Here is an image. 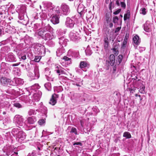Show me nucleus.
<instances>
[{"instance_id":"f257e3e1","label":"nucleus","mask_w":156,"mask_h":156,"mask_svg":"<svg viewBox=\"0 0 156 156\" xmlns=\"http://www.w3.org/2000/svg\"><path fill=\"white\" fill-rule=\"evenodd\" d=\"M12 133L13 136L16 137V140L20 143L26 138V135L25 133L22 131H20L17 129H13Z\"/></svg>"},{"instance_id":"f03ea898","label":"nucleus","mask_w":156,"mask_h":156,"mask_svg":"<svg viewBox=\"0 0 156 156\" xmlns=\"http://www.w3.org/2000/svg\"><path fill=\"white\" fill-rule=\"evenodd\" d=\"M28 76L32 80L37 79L39 77V69L36 67L34 71H30L28 74Z\"/></svg>"},{"instance_id":"7ed1b4c3","label":"nucleus","mask_w":156,"mask_h":156,"mask_svg":"<svg viewBox=\"0 0 156 156\" xmlns=\"http://www.w3.org/2000/svg\"><path fill=\"white\" fill-rule=\"evenodd\" d=\"M14 121L16 125L18 126H22L24 124V119L22 116L19 115H16L14 117Z\"/></svg>"},{"instance_id":"20e7f679","label":"nucleus","mask_w":156,"mask_h":156,"mask_svg":"<svg viewBox=\"0 0 156 156\" xmlns=\"http://www.w3.org/2000/svg\"><path fill=\"white\" fill-rule=\"evenodd\" d=\"M33 96L31 99L33 102L38 101H39L40 98L42 95V92L39 90L36 91V93H33Z\"/></svg>"},{"instance_id":"39448f33","label":"nucleus","mask_w":156,"mask_h":156,"mask_svg":"<svg viewBox=\"0 0 156 156\" xmlns=\"http://www.w3.org/2000/svg\"><path fill=\"white\" fill-rule=\"evenodd\" d=\"M83 80L80 78L76 77L71 81L72 84L76 85L77 87H81L83 84Z\"/></svg>"},{"instance_id":"423d86ee","label":"nucleus","mask_w":156,"mask_h":156,"mask_svg":"<svg viewBox=\"0 0 156 156\" xmlns=\"http://www.w3.org/2000/svg\"><path fill=\"white\" fill-rule=\"evenodd\" d=\"M61 9L63 14L65 15H67L69 12V7L65 3H63L62 4L61 6Z\"/></svg>"},{"instance_id":"0eeeda50","label":"nucleus","mask_w":156,"mask_h":156,"mask_svg":"<svg viewBox=\"0 0 156 156\" xmlns=\"http://www.w3.org/2000/svg\"><path fill=\"white\" fill-rule=\"evenodd\" d=\"M69 37L71 40L75 41L78 39L79 37L78 34L76 31H73L70 32Z\"/></svg>"},{"instance_id":"6e6552de","label":"nucleus","mask_w":156,"mask_h":156,"mask_svg":"<svg viewBox=\"0 0 156 156\" xmlns=\"http://www.w3.org/2000/svg\"><path fill=\"white\" fill-rule=\"evenodd\" d=\"M12 82L11 80L10 79L7 78L5 77H2L1 78L0 82L1 84L4 86L10 85Z\"/></svg>"},{"instance_id":"1a4fd4ad","label":"nucleus","mask_w":156,"mask_h":156,"mask_svg":"<svg viewBox=\"0 0 156 156\" xmlns=\"http://www.w3.org/2000/svg\"><path fill=\"white\" fill-rule=\"evenodd\" d=\"M65 24L67 27L72 28L74 27L75 23L73 20L71 19L69 17H67Z\"/></svg>"},{"instance_id":"9d476101","label":"nucleus","mask_w":156,"mask_h":156,"mask_svg":"<svg viewBox=\"0 0 156 156\" xmlns=\"http://www.w3.org/2000/svg\"><path fill=\"white\" fill-rule=\"evenodd\" d=\"M6 59L9 62H15L16 61L15 55L12 53L8 54L6 56Z\"/></svg>"},{"instance_id":"9b49d317","label":"nucleus","mask_w":156,"mask_h":156,"mask_svg":"<svg viewBox=\"0 0 156 156\" xmlns=\"http://www.w3.org/2000/svg\"><path fill=\"white\" fill-rule=\"evenodd\" d=\"M68 41V40L63 37L59 38V44L62 47L66 46Z\"/></svg>"},{"instance_id":"f8f14e48","label":"nucleus","mask_w":156,"mask_h":156,"mask_svg":"<svg viewBox=\"0 0 156 156\" xmlns=\"http://www.w3.org/2000/svg\"><path fill=\"white\" fill-rule=\"evenodd\" d=\"M58 98V95L54 94L52 95L51 98L50 99L49 103L52 105H55L57 103V98Z\"/></svg>"},{"instance_id":"ddd939ff","label":"nucleus","mask_w":156,"mask_h":156,"mask_svg":"<svg viewBox=\"0 0 156 156\" xmlns=\"http://www.w3.org/2000/svg\"><path fill=\"white\" fill-rule=\"evenodd\" d=\"M77 11L80 15H82L86 12L85 7L82 4H79L78 6Z\"/></svg>"},{"instance_id":"4468645a","label":"nucleus","mask_w":156,"mask_h":156,"mask_svg":"<svg viewBox=\"0 0 156 156\" xmlns=\"http://www.w3.org/2000/svg\"><path fill=\"white\" fill-rule=\"evenodd\" d=\"M51 21L53 24H58L59 23L58 16L56 15L53 16L51 18Z\"/></svg>"},{"instance_id":"2eb2a0df","label":"nucleus","mask_w":156,"mask_h":156,"mask_svg":"<svg viewBox=\"0 0 156 156\" xmlns=\"http://www.w3.org/2000/svg\"><path fill=\"white\" fill-rule=\"evenodd\" d=\"M110 61H108L109 64L111 66H113L115 63V56L113 54L111 55L109 57Z\"/></svg>"},{"instance_id":"dca6fc26","label":"nucleus","mask_w":156,"mask_h":156,"mask_svg":"<svg viewBox=\"0 0 156 156\" xmlns=\"http://www.w3.org/2000/svg\"><path fill=\"white\" fill-rule=\"evenodd\" d=\"M55 71H56L57 73L59 75L65 73L64 69L60 66H57L55 68Z\"/></svg>"},{"instance_id":"f3484780","label":"nucleus","mask_w":156,"mask_h":156,"mask_svg":"<svg viewBox=\"0 0 156 156\" xmlns=\"http://www.w3.org/2000/svg\"><path fill=\"white\" fill-rule=\"evenodd\" d=\"M26 7L24 6H22L19 11V15L23 16L26 14Z\"/></svg>"},{"instance_id":"a211bd4d","label":"nucleus","mask_w":156,"mask_h":156,"mask_svg":"<svg viewBox=\"0 0 156 156\" xmlns=\"http://www.w3.org/2000/svg\"><path fill=\"white\" fill-rule=\"evenodd\" d=\"M65 52V49L63 47H61L59 48L56 51L57 55L58 56L60 57L63 53Z\"/></svg>"},{"instance_id":"6ab92c4d","label":"nucleus","mask_w":156,"mask_h":156,"mask_svg":"<svg viewBox=\"0 0 156 156\" xmlns=\"http://www.w3.org/2000/svg\"><path fill=\"white\" fill-rule=\"evenodd\" d=\"M37 121L36 118L34 116H32L28 118L27 121L29 124H33Z\"/></svg>"},{"instance_id":"aec40b11","label":"nucleus","mask_w":156,"mask_h":156,"mask_svg":"<svg viewBox=\"0 0 156 156\" xmlns=\"http://www.w3.org/2000/svg\"><path fill=\"white\" fill-rule=\"evenodd\" d=\"M89 66V64L86 61H81L80 64V67L81 69L86 67H88Z\"/></svg>"},{"instance_id":"412c9836","label":"nucleus","mask_w":156,"mask_h":156,"mask_svg":"<svg viewBox=\"0 0 156 156\" xmlns=\"http://www.w3.org/2000/svg\"><path fill=\"white\" fill-rule=\"evenodd\" d=\"M134 43L138 45L139 44L140 42V40L139 36L136 35L133 38Z\"/></svg>"},{"instance_id":"4be33fe9","label":"nucleus","mask_w":156,"mask_h":156,"mask_svg":"<svg viewBox=\"0 0 156 156\" xmlns=\"http://www.w3.org/2000/svg\"><path fill=\"white\" fill-rule=\"evenodd\" d=\"M104 47L105 48H107L109 45L108 39L107 37H105L104 39Z\"/></svg>"},{"instance_id":"5701e85b","label":"nucleus","mask_w":156,"mask_h":156,"mask_svg":"<svg viewBox=\"0 0 156 156\" xmlns=\"http://www.w3.org/2000/svg\"><path fill=\"white\" fill-rule=\"evenodd\" d=\"M144 29L147 32H149L151 30L150 26L147 24H145L144 25Z\"/></svg>"},{"instance_id":"b1692460","label":"nucleus","mask_w":156,"mask_h":156,"mask_svg":"<svg viewBox=\"0 0 156 156\" xmlns=\"http://www.w3.org/2000/svg\"><path fill=\"white\" fill-rule=\"evenodd\" d=\"M40 87V86L38 84H35L34 85L32 86L31 87L32 90H33V91H31V92L34 93L35 92L37 91L35 89H38Z\"/></svg>"},{"instance_id":"393cba45","label":"nucleus","mask_w":156,"mask_h":156,"mask_svg":"<svg viewBox=\"0 0 156 156\" xmlns=\"http://www.w3.org/2000/svg\"><path fill=\"white\" fill-rule=\"evenodd\" d=\"M130 12L129 10H127L126 13L125 14L124 16V21L126 20L127 19H129L130 17Z\"/></svg>"},{"instance_id":"a878e982","label":"nucleus","mask_w":156,"mask_h":156,"mask_svg":"<svg viewBox=\"0 0 156 156\" xmlns=\"http://www.w3.org/2000/svg\"><path fill=\"white\" fill-rule=\"evenodd\" d=\"M122 58L123 56L122 55H119L117 59L116 63L118 65H119L121 62Z\"/></svg>"},{"instance_id":"bb28decb","label":"nucleus","mask_w":156,"mask_h":156,"mask_svg":"<svg viewBox=\"0 0 156 156\" xmlns=\"http://www.w3.org/2000/svg\"><path fill=\"white\" fill-rule=\"evenodd\" d=\"M44 86L45 88L48 91L51 90V84L50 83L48 82L45 83Z\"/></svg>"},{"instance_id":"cd10ccee","label":"nucleus","mask_w":156,"mask_h":156,"mask_svg":"<svg viewBox=\"0 0 156 156\" xmlns=\"http://www.w3.org/2000/svg\"><path fill=\"white\" fill-rule=\"evenodd\" d=\"M51 37V34L49 33H45L44 36L43 37V38L44 40H47L48 39H50Z\"/></svg>"},{"instance_id":"c85d7f7f","label":"nucleus","mask_w":156,"mask_h":156,"mask_svg":"<svg viewBox=\"0 0 156 156\" xmlns=\"http://www.w3.org/2000/svg\"><path fill=\"white\" fill-rule=\"evenodd\" d=\"M11 106V104L8 101L4 102V107L6 110H8Z\"/></svg>"},{"instance_id":"c756f323","label":"nucleus","mask_w":156,"mask_h":156,"mask_svg":"<svg viewBox=\"0 0 156 156\" xmlns=\"http://www.w3.org/2000/svg\"><path fill=\"white\" fill-rule=\"evenodd\" d=\"M79 53L77 51H73L72 52V56L75 58H77L79 57Z\"/></svg>"},{"instance_id":"7c9ffc66","label":"nucleus","mask_w":156,"mask_h":156,"mask_svg":"<svg viewBox=\"0 0 156 156\" xmlns=\"http://www.w3.org/2000/svg\"><path fill=\"white\" fill-rule=\"evenodd\" d=\"M123 136L126 138H129L131 137V135L129 132H125L123 133Z\"/></svg>"},{"instance_id":"2f4dec72","label":"nucleus","mask_w":156,"mask_h":156,"mask_svg":"<svg viewBox=\"0 0 156 156\" xmlns=\"http://www.w3.org/2000/svg\"><path fill=\"white\" fill-rule=\"evenodd\" d=\"M147 11L146 9L144 8H142L140 10V13L143 15H145L147 13Z\"/></svg>"},{"instance_id":"473e14b6","label":"nucleus","mask_w":156,"mask_h":156,"mask_svg":"<svg viewBox=\"0 0 156 156\" xmlns=\"http://www.w3.org/2000/svg\"><path fill=\"white\" fill-rule=\"evenodd\" d=\"M70 133H73L75 135L78 134L76 129L74 127H72V128L70 130Z\"/></svg>"},{"instance_id":"72a5a7b5","label":"nucleus","mask_w":156,"mask_h":156,"mask_svg":"<svg viewBox=\"0 0 156 156\" xmlns=\"http://www.w3.org/2000/svg\"><path fill=\"white\" fill-rule=\"evenodd\" d=\"M45 33L46 32L42 30L39 31L38 32V34L39 36H41L43 38V37H44Z\"/></svg>"},{"instance_id":"f704fd0d","label":"nucleus","mask_w":156,"mask_h":156,"mask_svg":"<svg viewBox=\"0 0 156 156\" xmlns=\"http://www.w3.org/2000/svg\"><path fill=\"white\" fill-rule=\"evenodd\" d=\"M85 52L86 55H90L92 53L91 51L88 48H87L85 50Z\"/></svg>"},{"instance_id":"c9c22d12","label":"nucleus","mask_w":156,"mask_h":156,"mask_svg":"<svg viewBox=\"0 0 156 156\" xmlns=\"http://www.w3.org/2000/svg\"><path fill=\"white\" fill-rule=\"evenodd\" d=\"M145 87L144 86L142 85V87L140 88L139 90V91L140 93L142 94H144L145 93Z\"/></svg>"},{"instance_id":"e433bc0d","label":"nucleus","mask_w":156,"mask_h":156,"mask_svg":"<svg viewBox=\"0 0 156 156\" xmlns=\"http://www.w3.org/2000/svg\"><path fill=\"white\" fill-rule=\"evenodd\" d=\"M51 28V27L49 25H48L45 26L42 30L46 32L47 31L49 30Z\"/></svg>"},{"instance_id":"4c0bfd02","label":"nucleus","mask_w":156,"mask_h":156,"mask_svg":"<svg viewBox=\"0 0 156 156\" xmlns=\"http://www.w3.org/2000/svg\"><path fill=\"white\" fill-rule=\"evenodd\" d=\"M28 113L30 115H35L36 114V112L34 110L31 109L28 112Z\"/></svg>"},{"instance_id":"58836bf2","label":"nucleus","mask_w":156,"mask_h":156,"mask_svg":"<svg viewBox=\"0 0 156 156\" xmlns=\"http://www.w3.org/2000/svg\"><path fill=\"white\" fill-rule=\"evenodd\" d=\"M112 50L113 51V53L115 55H118L119 54V51L118 49L115 48V47L113 48Z\"/></svg>"},{"instance_id":"ea45409f","label":"nucleus","mask_w":156,"mask_h":156,"mask_svg":"<svg viewBox=\"0 0 156 156\" xmlns=\"http://www.w3.org/2000/svg\"><path fill=\"white\" fill-rule=\"evenodd\" d=\"M63 59L64 60L66 61H68V62L69 63H70L71 62V59L69 58L66 56H64L63 57Z\"/></svg>"},{"instance_id":"a19ab883","label":"nucleus","mask_w":156,"mask_h":156,"mask_svg":"<svg viewBox=\"0 0 156 156\" xmlns=\"http://www.w3.org/2000/svg\"><path fill=\"white\" fill-rule=\"evenodd\" d=\"M19 58L20 60H25L26 59V55H20L19 56Z\"/></svg>"},{"instance_id":"79ce46f5","label":"nucleus","mask_w":156,"mask_h":156,"mask_svg":"<svg viewBox=\"0 0 156 156\" xmlns=\"http://www.w3.org/2000/svg\"><path fill=\"white\" fill-rule=\"evenodd\" d=\"M13 105L14 107L18 108H20L22 107V106L19 103H14Z\"/></svg>"},{"instance_id":"37998d69","label":"nucleus","mask_w":156,"mask_h":156,"mask_svg":"<svg viewBox=\"0 0 156 156\" xmlns=\"http://www.w3.org/2000/svg\"><path fill=\"white\" fill-rule=\"evenodd\" d=\"M119 18L117 16H115L113 18V22L114 23H117Z\"/></svg>"},{"instance_id":"c03bdc74","label":"nucleus","mask_w":156,"mask_h":156,"mask_svg":"<svg viewBox=\"0 0 156 156\" xmlns=\"http://www.w3.org/2000/svg\"><path fill=\"white\" fill-rule=\"evenodd\" d=\"M126 44L127 41H123L121 45V48L123 49H125L126 47Z\"/></svg>"},{"instance_id":"a18cd8bd","label":"nucleus","mask_w":156,"mask_h":156,"mask_svg":"<svg viewBox=\"0 0 156 156\" xmlns=\"http://www.w3.org/2000/svg\"><path fill=\"white\" fill-rule=\"evenodd\" d=\"M39 124L40 125H42L45 122V121L44 119H40L38 122Z\"/></svg>"},{"instance_id":"49530a36","label":"nucleus","mask_w":156,"mask_h":156,"mask_svg":"<svg viewBox=\"0 0 156 156\" xmlns=\"http://www.w3.org/2000/svg\"><path fill=\"white\" fill-rule=\"evenodd\" d=\"M41 57L39 56H36L35 57L34 61L36 62H38L40 61Z\"/></svg>"},{"instance_id":"de8ad7c7","label":"nucleus","mask_w":156,"mask_h":156,"mask_svg":"<svg viewBox=\"0 0 156 156\" xmlns=\"http://www.w3.org/2000/svg\"><path fill=\"white\" fill-rule=\"evenodd\" d=\"M40 25L39 24L36 23L34 24V29H40Z\"/></svg>"},{"instance_id":"09e8293b","label":"nucleus","mask_w":156,"mask_h":156,"mask_svg":"<svg viewBox=\"0 0 156 156\" xmlns=\"http://www.w3.org/2000/svg\"><path fill=\"white\" fill-rule=\"evenodd\" d=\"M120 5H121V6L123 8H125V7H126V4L124 2H120Z\"/></svg>"},{"instance_id":"8fccbe9b","label":"nucleus","mask_w":156,"mask_h":156,"mask_svg":"<svg viewBox=\"0 0 156 156\" xmlns=\"http://www.w3.org/2000/svg\"><path fill=\"white\" fill-rule=\"evenodd\" d=\"M121 9H119L113 12V14L115 15L118 14L121 11Z\"/></svg>"},{"instance_id":"3c124183","label":"nucleus","mask_w":156,"mask_h":156,"mask_svg":"<svg viewBox=\"0 0 156 156\" xmlns=\"http://www.w3.org/2000/svg\"><path fill=\"white\" fill-rule=\"evenodd\" d=\"M43 109H44L43 112L46 115L47 113V108L44 106L43 107Z\"/></svg>"},{"instance_id":"603ef678","label":"nucleus","mask_w":156,"mask_h":156,"mask_svg":"<svg viewBox=\"0 0 156 156\" xmlns=\"http://www.w3.org/2000/svg\"><path fill=\"white\" fill-rule=\"evenodd\" d=\"M5 108L4 107V102H0V108Z\"/></svg>"},{"instance_id":"864d4df0","label":"nucleus","mask_w":156,"mask_h":156,"mask_svg":"<svg viewBox=\"0 0 156 156\" xmlns=\"http://www.w3.org/2000/svg\"><path fill=\"white\" fill-rule=\"evenodd\" d=\"M128 37H129L128 35H127V34H126V35L125 37V38H124V39L123 41H127V40L128 38Z\"/></svg>"},{"instance_id":"5fc2aeb1","label":"nucleus","mask_w":156,"mask_h":156,"mask_svg":"<svg viewBox=\"0 0 156 156\" xmlns=\"http://www.w3.org/2000/svg\"><path fill=\"white\" fill-rule=\"evenodd\" d=\"M31 155L32 156H36V154L35 151H33L32 153L31 154Z\"/></svg>"},{"instance_id":"6e6d98bb","label":"nucleus","mask_w":156,"mask_h":156,"mask_svg":"<svg viewBox=\"0 0 156 156\" xmlns=\"http://www.w3.org/2000/svg\"><path fill=\"white\" fill-rule=\"evenodd\" d=\"M120 29H121V28H120L119 27H117V28H116V29L115 30V33L118 32L120 30Z\"/></svg>"},{"instance_id":"4d7b16f0","label":"nucleus","mask_w":156,"mask_h":156,"mask_svg":"<svg viewBox=\"0 0 156 156\" xmlns=\"http://www.w3.org/2000/svg\"><path fill=\"white\" fill-rule=\"evenodd\" d=\"M73 145H80V146H82V143L80 142H76V143H74L73 144Z\"/></svg>"},{"instance_id":"13d9d810","label":"nucleus","mask_w":156,"mask_h":156,"mask_svg":"<svg viewBox=\"0 0 156 156\" xmlns=\"http://www.w3.org/2000/svg\"><path fill=\"white\" fill-rule=\"evenodd\" d=\"M134 80H136V81H139L140 80V79H138V77L136 76L135 77L133 78Z\"/></svg>"},{"instance_id":"bf43d9fd","label":"nucleus","mask_w":156,"mask_h":156,"mask_svg":"<svg viewBox=\"0 0 156 156\" xmlns=\"http://www.w3.org/2000/svg\"><path fill=\"white\" fill-rule=\"evenodd\" d=\"M20 64V63H15V64H12V66H18Z\"/></svg>"},{"instance_id":"052dcab7","label":"nucleus","mask_w":156,"mask_h":156,"mask_svg":"<svg viewBox=\"0 0 156 156\" xmlns=\"http://www.w3.org/2000/svg\"><path fill=\"white\" fill-rule=\"evenodd\" d=\"M116 4L118 6H119L120 5V2L119 0H117L116 2Z\"/></svg>"},{"instance_id":"680f3d73","label":"nucleus","mask_w":156,"mask_h":156,"mask_svg":"<svg viewBox=\"0 0 156 156\" xmlns=\"http://www.w3.org/2000/svg\"><path fill=\"white\" fill-rule=\"evenodd\" d=\"M113 24L112 23H110L109 24V27H110V28L112 27H113Z\"/></svg>"},{"instance_id":"e2e57ef3","label":"nucleus","mask_w":156,"mask_h":156,"mask_svg":"<svg viewBox=\"0 0 156 156\" xmlns=\"http://www.w3.org/2000/svg\"><path fill=\"white\" fill-rule=\"evenodd\" d=\"M80 123L81 125L83 127V124H84V122H83V121L82 120L80 121Z\"/></svg>"},{"instance_id":"0e129e2a","label":"nucleus","mask_w":156,"mask_h":156,"mask_svg":"<svg viewBox=\"0 0 156 156\" xmlns=\"http://www.w3.org/2000/svg\"><path fill=\"white\" fill-rule=\"evenodd\" d=\"M112 39V41L113 42L114 41V39L113 38H112L111 37H110L109 39V40L110 41V40H111Z\"/></svg>"},{"instance_id":"69168bd1","label":"nucleus","mask_w":156,"mask_h":156,"mask_svg":"<svg viewBox=\"0 0 156 156\" xmlns=\"http://www.w3.org/2000/svg\"><path fill=\"white\" fill-rule=\"evenodd\" d=\"M63 30L61 29H59L58 30V32H61Z\"/></svg>"},{"instance_id":"338daca9","label":"nucleus","mask_w":156,"mask_h":156,"mask_svg":"<svg viewBox=\"0 0 156 156\" xmlns=\"http://www.w3.org/2000/svg\"><path fill=\"white\" fill-rule=\"evenodd\" d=\"M2 32V30L1 29H0V36L1 35Z\"/></svg>"},{"instance_id":"774afa93","label":"nucleus","mask_w":156,"mask_h":156,"mask_svg":"<svg viewBox=\"0 0 156 156\" xmlns=\"http://www.w3.org/2000/svg\"><path fill=\"white\" fill-rule=\"evenodd\" d=\"M116 67H115V66H114V68H113V70H114V71H115L116 70Z\"/></svg>"}]
</instances>
